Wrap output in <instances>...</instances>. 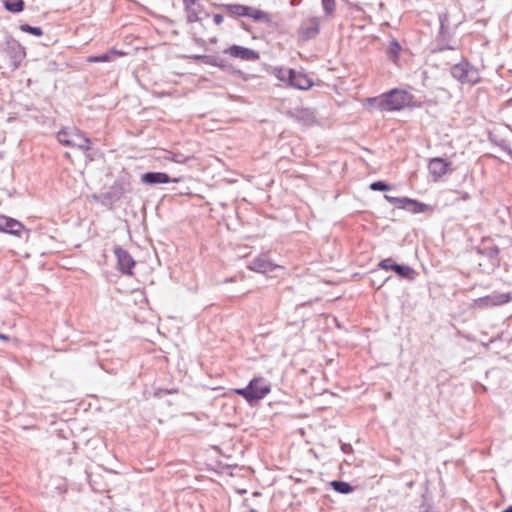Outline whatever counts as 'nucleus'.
<instances>
[{
  "instance_id": "obj_1",
  "label": "nucleus",
  "mask_w": 512,
  "mask_h": 512,
  "mask_svg": "<svg viewBox=\"0 0 512 512\" xmlns=\"http://www.w3.org/2000/svg\"><path fill=\"white\" fill-rule=\"evenodd\" d=\"M234 392L253 405L271 392V384L263 377H255L249 381L246 387L237 388Z\"/></svg>"
},
{
  "instance_id": "obj_2",
  "label": "nucleus",
  "mask_w": 512,
  "mask_h": 512,
  "mask_svg": "<svg viewBox=\"0 0 512 512\" xmlns=\"http://www.w3.org/2000/svg\"><path fill=\"white\" fill-rule=\"evenodd\" d=\"M59 143L65 146L75 147L82 151L91 149V140L76 127H65L57 133Z\"/></svg>"
},
{
  "instance_id": "obj_3",
  "label": "nucleus",
  "mask_w": 512,
  "mask_h": 512,
  "mask_svg": "<svg viewBox=\"0 0 512 512\" xmlns=\"http://www.w3.org/2000/svg\"><path fill=\"white\" fill-rule=\"evenodd\" d=\"M451 76L461 84L475 85L481 81L478 69L463 59L450 68Z\"/></svg>"
},
{
  "instance_id": "obj_4",
  "label": "nucleus",
  "mask_w": 512,
  "mask_h": 512,
  "mask_svg": "<svg viewBox=\"0 0 512 512\" xmlns=\"http://www.w3.org/2000/svg\"><path fill=\"white\" fill-rule=\"evenodd\" d=\"M4 51L9 58L12 71L18 69L26 56L25 50L21 44L13 38H8Z\"/></svg>"
},
{
  "instance_id": "obj_5",
  "label": "nucleus",
  "mask_w": 512,
  "mask_h": 512,
  "mask_svg": "<svg viewBox=\"0 0 512 512\" xmlns=\"http://www.w3.org/2000/svg\"><path fill=\"white\" fill-rule=\"evenodd\" d=\"M183 6L188 23L200 22L209 16L200 0H183Z\"/></svg>"
},
{
  "instance_id": "obj_6",
  "label": "nucleus",
  "mask_w": 512,
  "mask_h": 512,
  "mask_svg": "<svg viewBox=\"0 0 512 512\" xmlns=\"http://www.w3.org/2000/svg\"><path fill=\"white\" fill-rule=\"evenodd\" d=\"M389 111H399L408 106L412 95L400 89H392L386 93Z\"/></svg>"
},
{
  "instance_id": "obj_7",
  "label": "nucleus",
  "mask_w": 512,
  "mask_h": 512,
  "mask_svg": "<svg viewBox=\"0 0 512 512\" xmlns=\"http://www.w3.org/2000/svg\"><path fill=\"white\" fill-rule=\"evenodd\" d=\"M512 300L509 293H493L484 297H480L474 301V305L478 308H487L506 304Z\"/></svg>"
},
{
  "instance_id": "obj_8",
  "label": "nucleus",
  "mask_w": 512,
  "mask_h": 512,
  "mask_svg": "<svg viewBox=\"0 0 512 512\" xmlns=\"http://www.w3.org/2000/svg\"><path fill=\"white\" fill-rule=\"evenodd\" d=\"M115 256L117 258L118 269L126 275L133 274V268L135 266V261L132 256L121 247H116L114 250Z\"/></svg>"
},
{
  "instance_id": "obj_9",
  "label": "nucleus",
  "mask_w": 512,
  "mask_h": 512,
  "mask_svg": "<svg viewBox=\"0 0 512 512\" xmlns=\"http://www.w3.org/2000/svg\"><path fill=\"white\" fill-rule=\"evenodd\" d=\"M140 180L143 184L149 186L167 184L170 182H179L178 178L172 179L167 173L164 172H146L140 176Z\"/></svg>"
},
{
  "instance_id": "obj_10",
  "label": "nucleus",
  "mask_w": 512,
  "mask_h": 512,
  "mask_svg": "<svg viewBox=\"0 0 512 512\" xmlns=\"http://www.w3.org/2000/svg\"><path fill=\"white\" fill-rule=\"evenodd\" d=\"M300 34L303 40L308 41L314 39L320 31V20L318 17H311L302 22L300 26Z\"/></svg>"
},
{
  "instance_id": "obj_11",
  "label": "nucleus",
  "mask_w": 512,
  "mask_h": 512,
  "mask_svg": "<svg viewBox=\"0 0 512 512\" xmlns=\"http://www.w3.org/2000/svg\"><path fill=\"white\" fill-rule=\"evenodd\" d=\"M290 81L288 86L299 89L307 90L312 87L313 81L306 74L290 69Z\"/></svg>"
},
{
  "instance_id": "obj_12",
  "label": "nucleus",
  "mask_w": 512,
  "mask_h": 512,
  "mask_svg": "<svg viewBox=\"0 0 512 512\" xmlns=\"http://www.w3.org/2000/svg\"><path fill=\"white\" fill-rule=\"evenodd\" d=\"M224 53L229 54L231 57L248 61H254L259 58V55L256 51L239 45L230 46L224 51Z\"/></svg>"
},
{
  "instance_id": "obj_13",
  "label": "nucleus",
  "mask_w": 512,
  "mask_h": 512,
  "mask_svg": "<svg viewBox=\"0 0 512 512\" xmlns=\"http://www.w3.org/2000/svg\"><path fill=\"white\" fill-rule=\"evenodd\" d=\"M24 230V225L16 219L0 215V231L12 235L20 236Z\"/></svg>"
},
{
  "instance_id": "obj_14",
  "label": "nucleus",
  "mask_w": 512,
  "mask_h": 512,
  "mask_svg": "<svg viewBox=\"0 0 512 512\" xmlns=\"http://www.w3.org/2000/svg\"><path fill=\"white\" fill-rule=\"evenodd\" d=\"M248 268L258 273H268L273 271L276 265L265 254H261L250 262Z\"/></svg>"
},
{
  "instance_id": "obj_15",
  "label": "nucleus",
  "mask_w": 512,
  "mask_h": 512,
  "mask_svg": "<svg viewBox=\"0 0 512 512\" xmlns=\"http://www.w3.org/2000/svg\"><path fill=\"white\" fill-rule=\"evenodd\" d=\"M125 194V189L123 187L122 184H117L115 183L114 185H112L109 190L105 193H103L102 195V198H103V204L105 205H112L116 202H118L119 200L122 199V197L124 196Z\"/></svg>"
},
{
  "instance_id": "obj_16",
  "label": "nucleus",
  "mask_w": 512,
  "mask_h": 512,
  "mask_svg": "<svg viewBox=\"0 0 512 512\" xmlns=\"http://www.w3.org/2000/svg\"><path fill=\"white\" fill-rule=\"evenodd\" d=\"M450 162H447L441 157L432 158L429 161L428 169L429 172L437 179L445 175L448 171Z\"/></svg>"
},
{
  "instance_id": "obj_17",
  "label": "nucleus",
  "mask_w": 512,
  "mask_h": 512,
  "mask_svg": "<svg viewBox=\"0 0 512 512\" xmlns=\"http://www.w3.org/2000/svg\"><path fill=\"white\" fill-rule=\"evenodd\" d=\"M124 55L123 52L111 49L105 53H102L100 55H93L89 56L87 58V62L89 63H104V62H112L114 61L118 56Z\"/></svg>"
},
{
  "instance_id": "obj_18",
  "label": "nucleus",
  "mask_w": 512,
  "mask_h": 512,
  "mask_svg": "<svg viewBox=\"0 0 512 512\" xmlns=\"http://www.w3.org/2000/svg\"><path fill=\"white\" fill-rule=\"evenodd\" d=\"M223 9L227 11V13L231 16H239L246 17L249 12V6L242 4H223L221 5Z\"/></svg>"
},
{
  "instance_id": "obj_19",
  "label": "nucleus",
  "mask_w": 512,
  "mask_h": 512,
  "mask_svg": "<svg viewBox=\"0 0 512 512\" xmlns=\"http://www.w3.org/2000/svg\"><path fill=\"white\" fill-rule=\"evenodd\" d=\"M367 102L369 103L370 106H372L377 111H380V112L388 111V112H390L389 111V107H388V103H387L386 93L383 94L380 97L368 98Z\"/></svg>"
},
{
  "instance_id": "obj_20",
  "label": "nucleus",
  "mask_w": 512,
  "mask_h": 512,
  "mask_svg": "<svg viewBox=\"0 0 512 512\" xmlns=\"http://www.w3.org/2000/svg\"><path fill=\"white\" fill-rule=\"evenodd\" d=\"M248 14L249 15H247L246 17H250V18H252L256 22H263V23H270L271 22L270 15L268 13L262 11V10L255 9V8H252V7L249 6Z\"/></svg>"
},
{
  "instance_id": "obj_21",
  "label": "nucleus",
  "mask_w": 512,
  "mask_h": 512,
  "mask_svg": "<svg viewBox=\"0 0 512 512\" xmlns=\"http://www.w3.org/2000/svg\"><path fill=\"white\" fill-rule=\"evenodd\" d=\"M6 10L12 13H19L24 10L25 3L23 0H2Z\"/></svg>"
},
{
  "instance_id": "obj_22",
  "label": "nucleus",
  "mask_w": 512,
  "mask_h": 512,
  "mask_svg": "<svg viewBox=\"0 0 512 512\" xmlns=\"http://www.w3.org/2000/svg\"><path fill=\"white\" fill-rule=\"evenodd\" d=\"M394 272L397 275L407 279H412L415 274V271L412 267L404 264H396L394 266Z\"/></svg>"
},
{
  "instance_id": "obj_23",
  "label": "nucleus",
  "mask_w": 512,
  "mask_h": 512,
  "mask_svg": "<svg viewBox=\"0 0 512 512\" xmlns=\"http://www.w3.org/2000/svg\"><path fill=\"white\" fill-rule=\"evenodd\" d=\"M332 488L340 494H348L353 491V487L345 481L334 480L331 482Z\"/></svg>"
},
{
  "instance_id": "obj_24",
  "label": "nucleus",
  "mask_w": 512,
  "mask_h": 512,
  "mask_svg": "<svg viewBox=\"0 0 512 512\" xmlns=\"http://www.w3.org/2000/svg\"><path fill=\"white\" fill-rule=\"evenodd\" d=\"M290 69H286L283 67H274L273 68V74L274 76L279 79L281 82H284L288 85L290 81Z\"/></svg>"
},
{
  "instance_id": "obj_25",
  "label": "nucleus",
  "mask_w": 512,
  "mask_h": 512,
  "mask_svg": "<svg viewBox=\"0 0 512 512\" xmlns=\"http://www.w3.org/2000/svg\"><path fill=\"white\" fill-rule=\"evenodd\" d=\"M165 159L173 161L175 163L184 164L191 160L192 157L184 155L183 153L180 152H168Z\"/></svg>"
},
{
  "instance_id": "obj_26",
  "label": "nucleus",
  "mask_w": 512,
  "mask_h": 512,
  "mask_svg": "<svg viewBox=\"0 0 512 512\" xmlns=\"http://www.w3.org/2000/svg\"><path fill=\"white\" fill-rule=\"evenodd\" d=\"M428 206L422 202L412 199V204H408L406 210L414 214L423 213L427 210Z\"/></svg>"
},
{
  "instance_id": "obj_27",
  "label": "nucleus",
  "mask_w": 512,
  "mask_h": 512,
  "mask_svg": "<svg viewBox=\"0 0 512 512\" xmlns=\"http://www.w3.org/2000/svg\"><path fill=\"white\" fill-rule=\"evenodd\" d=\"M400 50H401L400 44L396 40H393L389 44L387 54L390 59L395 60L398 58Z\"/></svg>"
},
{
  "instance_id": "obj_28",
  "label": "nucleus",
  "mask_w": 512,
  "mask_h": 512,
  "mask_svg": "<svg viewBox=\"0 0 512 512\" xmlns=\"http://www.w3.org/2000/svg\"><path fill=\"white\" fill-rule=\"evenodd\" d=\"M20 30L25 33L32 34L34 36H41L43 35V31L40 27L37 26H31L29 24H22L20 25Z\"/></svg>"
},
{
  "instance_id": "obj_29",
  "label": "nucleus",
  "mask_w": 512,
  "mask_h": 512,
  "mask_svg": "<svg viewBox=\"0 0 512 512\" xmlns=\"http://www.w3.org/2000/svg\"><path fill=\"white\" fill-rule=\"evenodd\" d=\"M321 2L325 15L329 16L335 11V0H322Z\"/></svg>"
},
{
  "instance_id": "obj_30",
  "label": "nucleus",
  "mask_w": 512,
  "mask_h": 512,
  "mask_svg": "<svg viewBox=\"0 0 512 512\" xmlns=\"http://www.w3.org/2000/svg\"><path fill=\"white\" fill-rule=\"evenodd\" d=\"M370 189L373 191H387L390 189V186L384 181H375L370 184Z\"/></svg>"
},
{
  "instance_id": "obj_31",
  "label": "nucleus",
  "mask_w": 512,
  "mask_h": 512,
  "mask_svg": "<svg viewBox=\"0 0 512 512\" xmlns=\"http://www.w3.org/2000/svg\"><path fill=\"white\" fill-rule=\"evenodd\" d=\"M491 142L495 145H497L501 150L509 153V150H512L509 143L505 139H492L490 138Z\"/></svg>"
},
{
  "instance_id": "obj_32",
  "label": "nucleus",
  "mask_w": 512,
  "mask_h": 512,
  "mask_svg": "<svg viewBox=\"0 0 512 512\" xmlns=\"http://www.w3.org/2000/svg\"><path fill=\"white\" fill-rule=\"evenodd\" d=\"M396 264L397 263H395L392 260V258H386L379 262L378 267L381 269H384V270H393L394 271V266Z\"/></svg>"
},
{
  "instance_id": "obj_33",
  "label": "nucleus",
  "mask_w": 512,
  "mask_h": 512,
  "mask_svg": "<svg viewBox=\"0 0 512 512\" xmlns=\"http://www.w3.org/2000/svg\"><path fill=\"white\" fill-rule=\"evenodd\" d=\"M194 59L196 60H202L204 63L206 64H210V65H214V66H221L219 63L216 62V60L211 57V56H207V55H195L193 56Z\"/></svg>"
},
{
  "instance_id": "obj_34",
  "label": "nucleus",
  "mask_w": 512,
  "mask_h": 512,
  "mask_svg": "<svg viewBox=\"0 0 512 512\" xmlns=\"http://www.w3.org/2000/svg\"><path fill=\"white\" fill-rule=\"evenodd\" d=\"M408 204H412V199L408 197H398L395 206L399 209L406 210Z\"/></svg>"
},
{
  "instance_id": "obj_35",
  "label": "nucleus",
  "mask_w": 512,
  "mask_h": 512,
  "mask_svg": "<svg viewBox=\"0 0 512 512\" xmlns=\"http://www.w3.org/2000/svg\"><path fill=\"white\" fill-rule=\"evenodd\" d=\"M486 253H487V256H488L489 258L494 259V258H496V257L498 256V254H499V249H498V247L493 246V247H491V248H488V249L486 250Z\"/></svg>"
},
{
  "instance_id": "obj_36",
  "label": "nucleus",
  "mask_w": 512,
  "mask_h": 512,
  "mask_svg": "<svg viewBox=\"0 0 512 512\" xmlns=\"http://www.w3.org/2000/svg\"><path fill=\"white\" fill-rule=\"evenodd\" d=\"M447 18H448L447 14H443V15L439 16V20H440V31H439V34L440 35L444 34L445 22L447 21Z\"/></svg>"
},
{
  "instance_id": "obj_37",
  "label": "nucleus",
  "mask_w": 512,
  "mask_h": 512,
  "mask_svg": "<svg viewBox=\"0 0 512 512\" xmlns=\"http://www.w3.org/2000/svg\"><path fill=\"white\" fill-rule=\"evenodd\" d=\"M224 20V17L222 14H214L213 21L216 25H220Z\"/></svg>"
},
{
  "instance_id": "obj_38",
  "label": "nucleus",
  "mask_w": 512,
  "mask_h": 512,
  "mask_svg": "<svg viewBox=\"0 0 512 512\" xmlns=\"http://www.w3.org/2000/svg\"><path fill=\"white\" fill-rule=\"evenodd\" d=\"M384 197H385V199H386L389 203L394 204V205L396 204L397 199H398V197L389 196V195H385Z\"/></svg>"
},
{
  "instance_id": "obj_39",
  "label": "nucleus",
  "mask_w": 512,
  "mask_h": 512,
  "mask_svg": "<svg viewBox=\"0 0 512 512\" xmlns=\"http://www.w3.org/2000/svg\"><path fill=\"white\" fill-rule=\"evenodd\" d=\"M502 512H512V505L508 506L506 509H504Z\"/></svg>"
},
{
  "instance_id": "obj_40",
  "label": "nucleus",
  "mask_w": 512,
  "mask_h": 512,
  "mask_svg": "<svg viewBox=\"0 0 512 512\" xmlns=\"http://www.w3.org/2000/svg\"><path fill=\"white\" fill-rule=\"evenodd\" d=\"M348 448H351V447H350V445H343V446H342V450H343L344 452L348 451Z\"/></svg>"
},
{
  "instance_id": "obj_41",
  "label": "nucleus",
  "mask_w": 512,
  "mask_h": 512,
  "mask_svg": "<svg viewBox=\"0 0 512 512\" xmlns=\"http://www.w3.org/2000/svg\"><path fill=\"white\" fill-rule=\"evenodd\" d=\"M348 448H351V447H350V445H343V446H342V450H343L344 452L348 451Z\"/></svg>"
},
{
  "instance_id": "obj_42",
  "label": "nucleus",
  "mask_w": 512,
  "mask_h": 512,
  "mask_svg": "<svg viewBox=\"0 0 512 512\" xmlns=\"http://www.w3.org/2000/svg\"><path fill=\"white\" fill-rule=\"evenodd\" d=\"M0 339L7 340V339H8V336H6V335H4V334H0Z\"/></svg>"
},
{
  "instance_id": "obj_43",
  "label": "nucleus",
  "mask_w": 512,
  "mask_h": 512,
  "mask_svg": "<svg viewBox=\"0 0 512 512\" xmlns=\"http://www.w3.org/2000/svg\"><path fill=\"white\" fill-rule=\"evenodd\" d=\"M508 155L510 156V158H511V160H512V149H511V150H509Z\"/></svg>"
},
{
  "instance_id": "obj_44",
  "label": "nucleus",
  "mask_w": 512,
  "mask_h": 512,
  "mask_svg": "<svg viewBox=\"0 0 512 512\" xmlns=\"http://www.w3.org/2000/svg\"><path fill=\"white\" fill-rule=\"evenodd\" d=\"M445 49H454L452 46H447Z\"/></svg>"
}]
</instances>
